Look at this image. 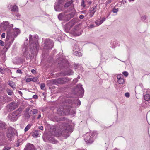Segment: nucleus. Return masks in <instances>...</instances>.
I'll return each mask as SVG.
<instances>
[{
  "label": "nucleus",
  "instance_id": "nucleus-51",
  "mask_svg": "<svg viewBox=\"0 0 150 150\" xmlns=\"http://www.w3.org/2000/svg\"><path fill=\"white\" fill-rule=\"evenodd\" d=\"M94 27V25L93 24H91L88 27V28H92Z\"/></svg>",
  "mask_w": 150,
  "mask_h": 150
},
{
  "label": "nucleus",
  "instance_id": "nucleus-32",
  "mask_svg": "<svg viewBox=\"0 0 150 150\" xmlns=\"http://www.w3.org/2000/svg\"><path fill=\"white\" fill-rule=\"evenodd\" d=\"M31 125L30 124H28L25 129L24 131L25 132L28 131L31 127Z\"/></svg>",
  "mask_w": 150,
  "mask_h": 150
},
{
  "label": "nucleus",
  "instance_id": "nucleus-6",
  "mask_svg": "<svg viewBox=\"0 0 150 150\" xmlns=\"http://www.w3.org/2000/svg\"><path fill=\"white\" fill-rule=\"evenodd\" d=\"M22 111V109L19 108L16 111L13 112L11 114L9 115L8 117L10 120L13 121H16L20 116Z\"/></svg>",
  "mask_w": 150,
  "mask_h": 150
},
{
  "label": "nucleus",
  "instance_id": "nucleus-37",
  "mask_svg": "<svg viewBox=\"0 0 150 150\" xmlns=\"http://www.w3.org/2000/svg\"><path fill=\"white\" fill-rule=\"evenodd\" d=\"M5 100L4 97L3 96H0V103H2Z\"/></svg>",
  "mask_w": 150,
  "mask_h": 150
},
{
  "label": "nucleus",
  "instance_id": "nucleus-11",
  "mask_svg": "<svg viewBox=\"0 0 150 150\" xmlns=\"http://www.w3.org/2000/svg\"><path fill=\"white\" fill-rule=\"evenodd\" d=\"M43 139L45 142H49L52 143L56 144L58 142L57 141L55 140L53 137L47 135H43Z\"/></svg>",
  "mask_w": 150,
  "mask_h": 150
},
{
  "label": "nucleus",
  "instance_id": "nucleus-18",
  "mask_svg": "<svg viewBox=\"0 0 150 150\" xmlns=\"http://www.w3.org/2000/svg\"><path fill=\"white\" fill-rule=\"evenodd\" d=\"M118 79L117 82L119 84H123L124 83V80L123 76L122 75H118L117 76Z\"/></svg>",
  "mask_w": 150,
  "mask_h": 150
},
{
  "label": "nucleus",
  "instance_id": "nucleus-55",
  "mask_svg": "<svg viewBox=\"0 0 150 150\" xmlns=\"http://www.w3.org/2000/svg\"><path fill=\"white\" fill-rule=\"evenodd\" d=\"M33 98L34 99H37L38 98V96L37 95H35L33 96Z\"/></svg>",
  "mask_w": 150,
  "mask_h": 150
},
{
  "label": "nucleus",
  "instance_id": "nucleus-62",
  "mask_svg": "<svg viewBox=\"0 0 150 150\" xmlns=\"http://www.w3.org/2000/svg\"><path fill=\"white\" fill-rule=\"evenodd\" d=\"M134 0H128L129 2L133 1Z\"/></svg>",
  "mask_w": 150,
  "mask_h": 150
},
{
  "label": "nucleus",
  "instance_id": "nucleus-60",
  "mask_svg": "<svg viewBox=\"0 0 150 150\" xmlns=\"http://www.w3.org/2000/svg\"><path fill=\"white\" fill-rule=\"evenodd\" d=\"M41 117V115L40 114H39L38 115V117L37 118V119H39Z\"/></svg>",
  "mask_w": 150,
  "mask_h": 150
},
{
  "label": "nucleus",
  "instance_id": "nucleus-19",
  "mask_svg": "<svg viewBox=\"0 0 150 150\" xmlns=\"http://www.w3.org/2000/svg\"><path fill=\"white\" fill-rule=\"evenodd\" d=\"M24 150H34V146L33 145L28 144L25 147Z\"/></svg>",
  "mask_w": 150,
  "mask_h": 150
},
{
  "label": "nucleus",
  "instance_id": "nucleus-46",
  "mask_svg": "<svg viewBox=\"0 0 150 150\" xmlns=\"http://www.w3.org/2000/svg\"><path fill=\"white\" fill-rule=\"evenodd\" d=\"M76 100L77 101V102H78V103H77V105H80L81 104V102L78 99H76Z\"/></svg>",
  "mask_w": 150,
  "mask_h": 150
},
{
  "label": "nucleus",
  "instance_id": "nucleus-13",
  "mask_svg": "<svg viewBox=\"0 0 150 150\" xmlns=\"http://www.w3.org/2000/svg\"><path fill=\"white\" fill-rule=\"evenodd\" d=\"M74 25V24L73 22H70L67 23L64 26V28L65 31L68 33L71 28L73 27Z\"/></svg>",
  "mask_w": 150,
  "mask_h": 150
},
{
  "label": "nucleus",
  "instance_id": "nucleus-10",
  "mask_svg": "<svg viewBox=\"0 0 150 150\" xmlns=\"http://www.w3.org/2000/svg\"><path fill=\"white\" fill-rule=\"evenodd\" d=\"M82 85L81 84L77 85L74 89V93L79 96L82 95L84 93V90L82 87Z\"/></svg>",
  "mask_w": 150,
  "mask_h": 150
},
{
  "label": "nucleus",
  "instance_id": "nucleus-12",
  "mask_svg": "<svg viewBox=\"0 0 150 150\" xmlns=\"http://www.w3.org/2000/svg\"><path fill=\"white\" fill-rule=\"evenodd\" d=\"M8 130L7 137L8 138V140L11 141L13 139V136L15 135L16 131L14 128L11 127H10Z\"/></svg>",
  "mask_w": 150,
  "mask_h": 150
},
{
  "label": "nucleus",
  "instance_id": "nucleus-40",
  "mask_svg": "<svg viewBox=\"0 0 150 150\" xmlns=\"http://www.w3.org/2000/svg\"><path fill=\"white\" fill-rule=\"evenodd\" d=\"M118 11V9L113 8L112 9V12L114 13H117Z\"/></svg>",
  "mask_w": 150,
  "mask_h": 150
},
{
  "label": "nucleus",
  "instance_id": "nucleus-21",
  "mask_svg": "<svg viewBox=\"0 0 150 150\" xmlns=\"http://www.w3.org/2000/svg\"><path fill=\"white\" fill-rule=\"evenodd\" d=\"M32 136L34 138H37L39 137L40 134L38 131L35 130L31 133Z\"/></svg>",
  "mask_w": 150,
  "mask_h": 150
},
{
  "label": "nucleus",
  "instance_id": "nucleus-38",
  "mask_svg": "<svg viewBox=\"0 0 150 150\" xmlns=\"http://www.w3.org/2000/svg\"><path fill=\"white\" fill-rule=\"evenodd\" d=\"M45 85L44 83H42L40 85V88L42 90H44Z\"/></svg>",
  "mask_w": 150,
  "mask_h": 150
},
{
  "label": "nucleus",
  "instance_id": "nucleus-56",
  "mask_svg": "<svg viewBox=\"0 0 150 150\" xmlns=\"http://www.w3.org/2000/svg\"><path fill=\"white\" fill-rule=\"evenodd\" d=\"M84 17V16L83 15H81L79 16V18L80 19H83Z\"/></svg>",
  "mask_w": 150,
  "mask_h": 150
},
{
  "label": "nucleus",
  "instance_id": "nucleus-7",
  "mask_svg": "<svg viewBox=\"0 0 150 150\" xmlns=\"http://www.w3.org/2000/svg\"><path fill=\"white\" fill-rule=\"evenodd\" d=\"M71 79L67 77H62L52 80L53 83L55 84H63L70 81Z\"/></svg>",
  "mask_w": 150,
  "mask_h": 150
},
{
  "label": "nucleus",
  "instance_id": "nucleus-25",
  "mask_svg": "<svg viewBox=\"0 0 150 150\" xmlns=\"http://www.w3.org/2000/svg\"><path fill=\"white\" fill-rule=\"evenodd\" d=\"M14 35L15 37H16L20 33V31L18 28L14 29Z\"/></svg>",
  "mask_w": 150,
  "mask_h": 150
},
{
  "label": "nucleus",
  "instance_id": "nucleus-63",
  "mask_svg": "<svg viewBox=\"0 0 150 150\" xmlns=\"http://www.w3.org/2000/svg\"><path fill=\"white\" fill-rule=\"evenodd\" d=\"M2 71V69L0 68V72H1Z\"/></svg>",
  "mask_w": 150,
  "mask_h": 150
},
{
  "label": "nucleus",
  "instance_id": "nucleus-44",
  "mask_svg": "<svg viewBox=\"0 0 150 150\" xmlns=\"http://www.w3.org/2000/svg\"><path fill=\"white\" fill-rule=\"evenodd\" d=\"M81 6H83V7H85V5L84 4V0H82L81 3Z\"/></svg>",
  "mask_w": 150,
  "mask_h": 150
},
{
  "label": "nucleus",
  "instance_id": "nucleus-17",
  "mask_svg": "<svg viewBox=\"0 0 150 150\" xmlns=\"http://www.w3.org/2000/svg\"><path fill=\"white\" fill-rule=\"evenodd\" d=\"M97 8V6L96 5L93 7L91 8L90 10L89 14V18L92 17L94 15L95 13L96 12Z\"/></svg>",
  "mask_w": 150,
  "mask_h": 150
},
{
  "label": "nucleus",
  "instance_id": "nucleus-42",
  "mask_svg": "<svg viewBox=\"0 0 150 150\" xmlns=\"http://www.w3.org/2000/svg\"><path fill=\"white\" fill-rule=\"evenodd\" d=\"M4 42L1 40H0V45L4 46Z\"/></svg>",
  "mask_w": 150,
  "mask_h": 150
},
{
  "label": "nucleus",
  "instance_id": "nucleus-22",
  "mask_svg": "<svg viewBox=\"0 0 150 150\" xmlns=\"http://www.w3.org/2000/svg\"><path fill=\"white\" fill-rule=\"evenodd\" d=\"M9 24V22L8 21H4L1 23V26L3 27L4 30H6Z\"/></svg>",
  "mask_w": 150,
  "mask_h": 150
},
{
  "label": "nucleus",
  "instance_id": "nucleus-14",
  "mask_svg": "<svg viewBox=\"0 0 150 150\" xmlns=\"http://www.w3.org/2000/svg\"><path fill=\"white\" fill-rule=\"evenodd\" d=\"M18 106L17 103L14 102H12L10 103L7 105V107L8 108L11 110H13L17 108Z\"/></svg>",
  "mask_w": 150,
  "mask_h": 150
},
{
  "label": "nucleus",
  "instance_id": "nucleus-28",
  "mask_svg": "<svg viewBox=\"0 0 150 150\" xmlns=\"http://www.w3.org/2000/svg\"><path fill=\"white\" fill-rule=\"evenodd\" d=\"M144 98L146 101H149L150 99V96L149 94H146L144 96Z\"/></svg>",
  "mask_w": 150,
  "mask_h": 150
},
{
  "label": "nucleus",
  "instance_id": "nucleus-1",
  "mask_svg": "<svg viewBox=\"0 0 150 150\" xmlns=\"http://www.w3.org/2000/svg\"><path fill=\"white\" fill-rule=\"evenodd\" d=\"M59 128V135H62L65 138L69 136L68 132H71L72 131L71 126L66 123H63L60 125Z\"/></svg>",
  "mask_w": 150,
  "mask_h": 150
},
{
  "label": "nucleus",
  "instance_id": "nucleus-48",
  "mask_svg": "<svg viewBox=\"0 0 150 150\" xmlns=\"http://www.w3.org/2000/svg\"><path fill=\"white\" fill-rule=\"evenodd\" d=\"M11 148L10 147H5L3 149V150H9Z\"/></svg>",
  "mask_w": 150,
  "mask_h": 150
},
{
  "label": "nucleus",
  "instance_id": "nucleus-29",
  "mask_svg": "<svg viewBox=\"0 0 150 150\" xmlns=\"http://www.w3.org/2000/svg\"><path fill=\"white\" fill-rule=\"evenodd\" d=\"M64 0H57V1L55 3H57L58 4L61 5H62L63 6V4L64 3Z\"/></svg>",
  "mask_w": 150,
  "mask_h": 150
},
{
  "label": "nucleus",
  "instance_id": "nucleus-39",
  "mask_svg": "<svg viewBox=\"0 0 150 150\" xmlns=\"http://www.w3.org/2000/svg\"><path fill=\"white\" fill-rule=\"evenodd\" d=\"M38 78L37 77H35L33 78H31L32 81L33 82H36L38 80Z\"/></svg>",
  "mask_w": 150,
  "mask_h": 150
},
{
  "label": "nucleus",
  "instance_id": "nucleus-49",
  "mask_svg": "<svg viewBox=\"0 0 150 150\" xmlns=\"http://www.w3.org/2000/svg\"><path fill=\"white\" fill-rule=\"evenodd\" d=\"M141 18L142 20L144 21L146 19V16H144L142 17Z\"/></svg>",
  "mask_w": 150,
  "mask_h": 150
},
{
  "label": "nucleus",
  "instance_id": "nucleus-26",
  "mask_svg": "<svg viewBox=\"0 0 150 150\" xmlns=\"http://www.w3.org/2000/svg\"><path fill=\"white\" fill-rule=\"evenodd\" d=\"M8 84L13 89L15 88L16 85L15 83L13 81H8Z\"/></svg>",
  "mask_w": 150,
  "mask_h": 150
},
{
  "label": "nucleus",
  "instance_id": "nucleus-16",
  "mask_svg": "<svg viewBox=\"0 0 150 150\" xmlns=\"http://www.w3.org/2000/svg\"><path fill=\"white\" fill-rule=\"evenodd\" d=\"M79 28L78 26L74 27L72 30V33L73 34H75L77 36H79L81 35L82 33L81 31L80 33L78 32L79 30Z\"/></svg>",
  "mask_w": 150,
  "mask_h": 150
},
{
  "label": "nucleus",
  "instance_id": "nucleus-61",
  "mask_svg": "<svg viewBox=\"0 0 150 150\" xmlns=\"http://www.w3.org/2000/svg\"><path fill=\"white\" fill-rule=\"evenodd\" d=\"M19 146V144L18 143L16 144V146L17 147H18Z\"/></svg>",
  "mask_w": 150,
  "mask_h": 150
},
{
  "label": "nucleus",
  "instance_id": "nucleus-45",
  "mask_svg": "<svg viewBox=\"0 0 150 150\" xmlns=\"http://www.w3.org/2000/svg\"><path fill=\"white\" fill-rule=\"evenodd\" d=\"M26 81L27 82H30L32 81L31 78H27L26 79Z\"/></svg>",
  "mask_w": 150,
  "mask_h": 150
},
{
  "label": "nucleus",
  "instance_id": "nucleus-35",
  "mask_svg": "<svg viewBox=\"0 0 150 150\" xmlns=\"http://www.w3.org/2000/svg\"><path fill=\"white\" fill-rule=\"evenodd\" d=\"M8 94L9 95H11L13 94V92L12 90L10 89H8L7 90Z\"/></svg>",
  "mask_w": 150,
  "mask_h": 150
},
{
  "label": "nucleus",
  "instance_id": "nucleus-36",
  "mask_svg": "<svg viewBox=\"0 0 150 150\" xmlns=\"http://www.w3.org/2000/svg\"><path fill=\"white\" fill-rule=\"evenodd\" d=\"M73 72L71 70H69L68 71L67 74L68 75H71L73 74Z\"/></svg>",
  "mask_w": 150,
  "mask_h": 150
},
{
  "label": "nucleus",
  "instance_id": "nucleus-57",
  "mask_svg": "<svg viewBox=\"0 0 150 150\" xmlns=\"http://www.w3.org/2000/svg\"><path fill=\"white\" fill-rule=\"evenodd\" d=\"M16 72L18 73H22V71L20 70H18L16 71Z\"/></svg>",
  "mask_w": 150,
  "mask_h": 150
},
{
  "label": "nucleus",
  "instance_id": "nucleus-4",
  "mask_svg": "<svg viewBox=\"0 0 150 150\" xmlns=\"http://www.w3.org/2000/svg\"><path fill=\"white\" fill-rule=\"evenodd\" d=\"M29 41L30 42L29 47L33 48V49H36L37 50L38 48V42L36 40V36L35 35L33 36H33L31 35H30L29 36Z\"/></svg>",
  "mask_w": 150,
  "mask_h": 150
},
{
  "label": "nucleus",
  "instance_id": "nucleus-50",
  "mask_svg": "<svg viewBox=\"0 0 150 150\" xmlns=\"http://www.w3.org/2000/svg\"><path fill=\"white\" fill-rule=\"evenodd\" d=\"M30 109V108H29V107L25 109V112L28 113V111H29Z\"/></svg>",
  "mask_w": 150,
  "mask_h": 150
},
{
  "label": "nucleus",
  "instance_id": "nucleus-31",
  "mask_svg": "<svg viewBox=\"0 0 150 150\" xmlns=\"http://www.w3.org/2000/svg\"><path fill=\"white\" fill-rule=\"evenodd\" d=\"M33 115H35L37 114L38 112V110L36 109H34L30 111Z\"/></svg>",
  "mask_w": 150,
  "mask_h": 150
},
{
  "label": "nucleus",
  "instance_id": "nucleus-8",
  "mask_svg": "<svg viewBox=\"0 0 150 150\" xmlns=\"http://www.w3.org/2000/svg\"><path fill=\"white\" fill-rule=\"evenodd\" d=\"M93 136L91 132L86 133L84 135V138L87 143H91L93 141Z\"/></svg>",
  "mask_w": 150,
  "mask_h": 150
},
{
  "label": "nucleus",
  "instance_id": "nucleus-59",
  "mask_svg": "<svg viewBox=\"0 0 150 150\" xmlns=\"http://www.w3.org/2000/svg\"><path fill=\"white\" fill-rule=\"evenodd\" d=\"M18 92L20 95L22 96V93L21 91H18Z\"/></svg>",
  "mask_w": 150,
  "mask_h": 150
},
{
  "label": "nucleus",
  "instance_id": "nucleus-5",
  "mask_svg": "<svg viewBox=\"0 0 150 150\" xmlns=\"http://www.w3.org/2000/svg\"><path fill=\"white\" fill-rule=\"evenodd\" d=\"M70 108L68 106H61L57 110L58 114L61 115H67L70 113Z\"/></svg>",
  "mask_w": 150,
  "mask_h": 150
},
{
  "label": "nucleus",
  "instance_id": "nucleus-58",
  "mask_svg": "<svg viewBox=\"0 0 150 150\" xmlns=\"http://www.w3.org/2000/svg\"><path fill=\"white\" fill-rule=\"evenodd\" d=\"M39 128L41 130H42L43 129V127L42 126H40L39 127Z\"/></svg>",
  "mask_w": 150,
  "mask_h": 150
},
{
  "label": "nucleus",
  "instance_id": "nucleus-2",
  "mask_svg": "<svg viewBox=\"0 0 150 150\" xmlns=\"http://www.w3.org/2000/svg\"><path fill=\"white\" fill-rule=\"evenodd\" d=\"M67 11H65L59 13L58 16V19L60 20L67 21L74 17L75 15L74 13L72 12L70 13L67 14Z\"/></svg>",
  "mask_w": 150,
  "mask_h": 150
},
{
  "label": "nucleus",
  "instance_id": "nucleus-30",
  "mask_svg": "<svg viewBox=\"0 0 150 150\" xmlns=\"http://www.w3.org/2000/svg\"><path fill=\"white\" fill-rule=\"evenodd\" d=\"M5 123L0 122V129H3L5 128Z\"/></svg>",
  "mask_w": 150,
  "mask_h": 150
},
{
  "label": "nucleus",
  "instance_id": "nucleus-41",
  "mask_svg": "<svg viewBox=\"0 0 150 150\" xmlns=\"http://www.w3.org/2000/svg\"><path fill=\"white\" fill-rule=\"evenodd\" d=\"M74 55L79 56H80V53H79L78 52H74Z\"/></svg>",
  "mask_w": 150,
  "mask_h": 150
},
{
  "label": "nucleus",
  "instance_id": "nucleus-53",
  "mask_svg": "<svg viewBox=\"0 0 150 150\" xmlns=\"http://www.w3.org/2000/svg\"><path fill=\"white\" fill-rule=\"evenodd\" d=\"M125 96L127 97H129V94L128 93H125Z\"/></svg>",
  "mask_w": 150,
  "mask_h": 150
},
{
  "label": "nucleus",
  "instance_id": "nucleus-27",
  "mask_svg": "<svg viewBox=\"0 0 150 150\" xmlns=\"http://www.w3.org/2000/svg\"><path fill=\"white\" fill-rule=\"evenodd\" d=\"M11 11L13 12H17L18 11V8L16 5L12 6L11 7Z\"/></svg>",
  "mask_w": 150,
  "mask_h": 150
},
{
  "label": "nucleus",
  "instance_id": "nucleus-33",
  "mask_svg": "<svg viewBox=\"0 0 150 150\" xmlns=\"http://www.w3.org/2000/svg\"><path fill=\"white\" fill-rule=\"evenodd\" d=\"M7 35L6 39V40H8L9 39V38L10 37V36L11 35V33H10V32L9 31H8L7 32Z\"/></svg>",
  "mask_w": 150,
  "mask_h": 150
},
{
  "label": "nucleus",
  "instance_id": "nucleus-24",
  "mask_svg": "<svg viewBox=\"0 0 150 150\" xmlns=\"http://www.w3.org/2000/svg\"><path fill=\"white\" fill-rule=\"evenodd\" d=\"M72 3L73 1H70L66 3L64 5V7L68 8L69 6L73 5ZM72 8H74V6H72Z\"/></svg>",
  "mask_w": 150,
  "mask_h": 150
},
{
  "label": "nucleus",
  "instance_id": "nucleus-9",
  "mask_svg": "<svg viewBox=\"0 0 150 150\" xmlns=\"http://www.w3.org/2000/svg\"><path fill=\"white\" fill-rule=\"evenodd\" d=\"M44 44V48L46 49H52L54 45L53 42L49 39L45 40Z\"/></svg>",
  "mask_w": 150,
  "mask_h": 150
},
{
  "label": "nucleus",
  "instance_id": "nucleus-15",
  "mask_svg": "<svg viewBox=\"0 0 150 150\" xmlns=\"http://www.w3.org/2000/svg\"><path fill=\"white\" fill-rule=\"evenodd\" d=\"M54 8L56 11L58 12H60L64 10L63 6L55 3L54 6Z\"/></svg>",
  "mask_w": 150,
  "mask_h": 150
},
{
  "label": "nucleus",
  "instance_id": "nucleus-3",
  "mask_svg": "<svg viewBox=\"0 0 150 150\" xmlns=\"http://www.w3.org/2000/svg\"><path fill=\"white\" fill-rule=\"evenodd\" d=\"M24 47L23 48V51L24 52V56L27 59H28L30 57V52L33 53V50L35 49H33V48L29 47L28 44H26L25 42L24 45Z\"/></svg>",
  "mask_w": 150,
  "mask_h": 150
},
{
  "label": "nucleus",
  "instance_id": "nucleus-52",
  "mask_svg": "<svg viewBox=\"0 0 150 150\" xmlns=\"http://www.w3.org/2000/svg\"><path fill=\"white\" fill-rule=\"evenodd\" d=\"M5 37V34L4 33H3L1 35V38H4Z\"/></svg>",
  "mask_w": 150,
  "mask_h": 150
},
{
  "label": "nucleus",
  "instance_id": "nucleus-64",
  "mask_svg": "<svg viewBox=\"0 0 150 150\" xmlns=\"http://www.w3.org/2000/svg\"><path fill=\"white\" fill-rule=\"evenodd\" d=\"M81 13H84V11H81Z\"/></svg>",
  "mask_w": 150,
  "mask_h": 150
},
{
  "label": "nucleus",
  "instance_id": "nucleus-20",
  "mask_svg": "<svg viewBox=\"0 0 150 150\" xmlns=\"http://www.w3.org/2000/svg\"><path fill=\"white\" fill-rule=\"evenodd\" d=\"M13 41L11 42H8L7 43H6V44L4 48L3 49V51L5 52H6L8 49L9 48L11 44L12 43Z\"/></svg>",
  "mask_w": 150,
  "mask_h": 150
},
{
  "label": "nucleus",
  "instance_id": "nucleus-34",
  "mask_svg": "<svg viewBox=\"0 0 150 150\" xmlns=\"http://www.w3.org/2000/svg\"><path fill=\"white\" fill-rule=\"evenodd\" d=\"M24 116L27 119L29 118L30 117V115H29V113L28 112H25L24 113Z\"/></svg>",
  "mask_w": 150,
  "mask_h": 150
},
{
  "label": "nucleus",
  "instance_id": "nucleus-43",
  "mask_svg": "<svg viewBox=\"0 0 150 150\" xmlns=\"http://www.w3.org/2000/svg\"><path fill=\"white\" fill-rule=\"evenodd\" d=\"M123 74L126 77H127L128 75V72L126 71H125L123 72Z\"/></svg>",
  "mask_w": 150,
  "mask_h": 150
},
{
  "label": "nucleus",
  "instance_id": "nucleus-54",
  "mask_svg": "<svg viewBox=\"0 0 150 150\" xmlns=\"http://www.w3.org/2000/svg\"><path fill=\"white\" fill-rule=\"evenodd\" d=\"M31 71L33 74H35L36 73L34 69H32Z\"/></svg>",
  "mask_w": 150,
  "mask_h": 150
},
{
  "label": "nucleus",
  "instance_id": "nucleus-23",
  "mask_svg": "<svg viewBox=\"0 0 150 150\" xmlns=\"http://www.w3.org/2000/svg\"><path fill=\"white\" fill-rule=\"evenodd\" d=\"M105 17H103L102 20H100V22L98 23L99 20H98L95 22V23L98 26H99L105 20Z\"/></svg>",
  "mask_w": 150,
  "mask_h": 150
},
{
  "label": "nucleus",
  "instance_id": "nucleus-47",
  "mask_svg": "<svg viewBox=\"0 0 150 150\" xmlns=\"http://www.w3.org/2000/svg\"><path fill=\"white\" fill-rule=\"evenodd\" d=\"M78 81V80L77 79H76V78L75 79L73 80V83H76Z\"/></svg>",
  "mask_w": 150,
  "mask_h": 150
}]
</instances>
